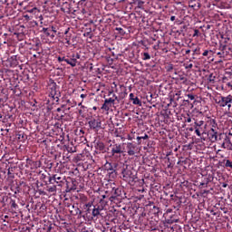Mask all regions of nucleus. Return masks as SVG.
<instances>
[{
    "label": "nucleus",
    "instance_id": "1",
    "mask_svg": "<svg viewBox=\"0 0 232 232\" xmlns=\"http://www.w3.org/2000/svg\"><path fill=\"white\" fill-rule=\"evenodd\" d=\"M120 169L125 182H137V175L130 169V167L127 164L120 163Z\"/></svg>",
    "mask_w": 232,
    "mask_h": 232
},
{
    "label": "nucleus",
    "instance_id": "2",
    "mask_svg": "<svg viewBox=\"0 0 232 232\" xmlns=\"http://www.w3.org/2000/svg\"><path fill=\"white\" fill-rule=\"evenodd\" d=\"M195 133L198 137H202L206 133V122L193 118Z\"/></svg>",
    "mask_w": 232,
    "mask_h": 232
},
{
    "label": "nucleus",
    "instance_id": "3",
    "mask_svg": "<svg viewBox=\"0 0 232 232\" xmlns=\"http://www.w3.org/2000/svg\"><path fill=\"white\" fill-rule=\"evenodd\" d=\"M104 168L107 171H109L110 177H111V179H115V178H117V171H119V169H121V164L107 162L104 165Z\"/></svg>",
    "mask_w": 232,
    "mask_h": 232
},
{
    "label": "nucleus",
    "instance_id": "4",
    "mask_svg": "<svg viewBox=\"0 0 232 232\" xmlns=\"http://www.w3.org/2000/svg\"><path fill=\"white\" fill-rule=\"evenodd\" d=\"M49 97H52L53 101L59 102V98L61 97V91H59V86H57V83L53 82L50 84Z\"/></svg>",
    "mask_w": 232,
    "mask_h": 232
},
{
    "label": "nucleus",
    "instance_id": "5",
    "mask_svg": "<svg viewBox=\"0 0 232 232\" xmlns=\"http://www.w3.org/2000/svg\"><path fill=\"white\" fill-rule=\"evenodd\" d=\"M89 127L92 131H99V130H102V121L101 119L92 118L88 121Z\"/></svg>",
    "mask_w": 232,
    "mask_h": 232
},
{
    "label": "nucleus",
    "instance_id": "6",
    "mask_svg": "<svg viewBox=\"0 0 232 232\" xmlns=\"http://www.w3.org/2000/svg\"><path fill=\"white\" fill-rule=\"evenodd\" d=\"M111 153L114 159H121L122 153H124V148H122V144L112 145Z\"/></svg>",
    "mask_w": 232,
    "mask_h": 232
},
{
    "label": "nucleus",
    "instance_id": "7",
    "mask_svg": "<svg viewBox=\"0 0 232 232\" xmlns=\"http://www.w3.org/2000/svg\"><path fill=\"white\" fill-rule=\"evenodd\" d=\"M77 59H81V54H68L65 58V63L72 66V68H75L77 66Z\"/></svg>",
    "mask_w": 232,
    "mask_h": 232
},
{
    "label": "nucleus",
    "instance_id": "8",
    "mask_svg": "<svg viewBox=\"0 0 232 232\" xmlns=\"http://www.w3.org/2000/svg\"><path fill=\"white\" fill-rule=\"evenodd\" d=\"M219 50H220V52H218L217 53V55H218L220 57V59H224V57H227V55H229L230 52L232 53L231 47H227V45H226V44H220Z\"/></svg>",
    "mask_w": 232,
    "mask_h": 232
},
{
    "label": "nucleus",
    "instance_id": "9",
    "mask_svg": "<svg viewBox=\"0 0 232 232\" xmlns=\"http://www.w3.org/2000/svg\"><path fill=\"white\" fill-rule=\"evenodd\" d=\"M126 150L130 157H133V155H135L136 153H139L140 151L139 147H137L136 144H133L131 142L127 143Z\"/></svg>",
    "mask_w": 232,
    "mask_h": 232
},
{
    "label": "nucleus",
    "instance_id": "10",
    "mask_svg": "<svg viewBox=\"0 0 232 232\" xmlns=\"http://www.w3.org/2000/svg\"><path fill=\"white\" fill-rule=\"evenodd\" d=\"M53 180L58 186H62L61 184L64 182V178L63 177V174H54L53 177L49 178V183L53 184Z\"/></svg>",
    "mask_w": 232,
    "mask_h": 232
},
{
    "label": "nucleus",
    "instance_id": "11",
    "mask_svg": "<svg viewBox=\"0 0 232 232\" xmlns=\"http://www.w3.org/2000/svg\"><path fill=\"white\" fill-rule=\"evenodd\" d=\"M232 102V96L228 95L227 97L221 96L218 102V104L221 107V108H225V106L227 104H231Z\"/></svg>",
    "mask_w": 232,
    "mask_h": 232
},
{
    "label": "nucleus",
    "instance_id": "12",
    "mask_svg": "<svg viewBox=\"0 0 232 232\" xmlns=\"http://www.w3.org/2000/svg\"><path fill=\"white\" fill-rule=\"evenodd\" d=\"M115 104V100L112 98L105 99L104 103L102 106V110H104L105 111H110V108Z\"/></svg>",
    "mask_w": 232,
    "mask_h": 232
},
{
    "label": "nucleus",
    "instance_id": "13",
    "mask_svg": "<svg viewBox=\"0 0 232 232\" xmlns=\"http://www.w3.org/2000/svg\"><path fill=\"white\" fill-rule=\"evenodd\" d=\"M104 209V207L100 206V205H96L93 206L92 211V215L94 218H99V215H101V211H102Z\"/></svg>",
    "mask_w": 232,
    "mask_h": 232
},
{
    "label": "nucleus",
    "instance_id": "14",
    "mask_svg": "<svg viewBox=\"0 0 232 232\" xmlns=\"http://www.w3.org/2000/svg\"><path fill=\"white\" fill-rule=\"evenodd\" d=\"M208 136L211 142H217V140H218V132H217L214 129L210 130Z\"/></svg>",
    "mask_w": 232,
    "mask_h": 232
},
{
    "label": "nucleus",
    "instance_id": "15",
    "mask_svg": "<svg viewBox=\"0 0 232 232\" xmlns=\"http://www.w3.org/2000/svg\"><path fill=\"white\" fill-rule=\"evenodd\" d=\"M95 149L97 151H100V153H106V145H104L102 141H97Z\"/></svg>",
    "mask_w": 232,
    "mask_h": 232
},
{
    "label": "nucleus",
    "instance_id": "16",
    "mask_svg": "<svg viewBox=\"0 0 232 232\" xmlns=\"http://www.w3.org/2000/svg\"><path fill=\"white\" fill-rule=\"evenodd\" d=\"M130 101H132V104L142 106V102L139 100V97H135V94L133 93L130 94Z\"/></svg>",
    "mask_w": 232,
    "mask_h": 232
},
{
    "label": "nucleus",
    "instance_id": "17",
    "mask_svg": "<svg viewBox=\"0 0 232 232\" xmlns=\"http://www.w3.org/2000/svg\"><path fill=\"white\" fill-rule=\"evenodd\" d=\"M230 143H231V140L229 139V137L225 136V140L221 144V148H223V150H227V148L229 146Z\"/></svg>",
    "mask_w": 232,
    "mask_h": 232
},
{
    "label": "nucleus",
    "instance_id": "18",
    "mask_svg": "<svg viewBox=\"0 0 232 232\" xmlns=\"http://www.w3.org/2000/svg\"><path fill=\"white\" fill-rule=\"evenodd\" d=\"M70 213H71V215H72L73 217H77V215H82V211L80 210V208H77V207L74 208V210H73V209H71V210H70Z\"/></svg>",
    "mask_w": 232,
    "mask_h": 232
},
{
    "label": "nucleus",
    "instance_id": "19",
    "mask_svg": "<svg viewBox=\"0 0 232 232\" xmlns=\"http://www.w3.org/2000/svg\"><path fill=\"white\" fill-rule=\"evenodd\" d=\"M215 52H213L212 50H206L203 52L202 55L203 57H208V59H211V57H213Z\"/></svg>",
    "mask_w": 232,
    "mask_h": 232
},
{
    "label": "nucleus",
    "instance_id": "20",
    "mask_svg": "<svg viewBox=\"0 0 232 232\" xmlns=\"http://www.w3.org/2000/svg\"><path fill=\"white\" fill-rule=\"evenodd\" d=\"M216 79H217V76H215V74H213V73H210L208 78V82H211V84H215Z\"/></svg>",
    "mask_w": 232,
    "mask_h": 232
},
{
    "label": "nucleus",
    "instance_id": "21",
    "mask_svg": "<svg viewBox=\"0 0 232 232\" xmlns=\"http://www.w3.org/2000/svg\"><path fill=\"white\" fill-rule=\"evenodd\" d=\"M141 55L143 61H150V59H151V55H150V53H141Z\"/></svg>",
    "mask_w": 232,
    "mask_h": 232
},
{
    "label": "nucleus",
    "instance_id": "22",
    "mask_svg": "<svg viewBox=\"0 0 232 232\" xmlns=\"http://www.w3.org/2000/svg\"><path fill=\"white\" fill-rule=\"evenodd\" d=\"M227 75H228V77H227V76H224V77L222 78V82H227V81H229V79H232V74H231V72H227Z\"/></svg>",
    "mask_w": 232,
    "mask_h": 232
},
{
    "label": "nucleus",
    "instance_id": "23",
    "mask_svg": "<svg viewBox=\"0 0 232 232\" xmlns=\"http://www.w3.org/2000/svg\"><path fill=\"white\" fill-rule=\"evenodd\" d=\"M47 191H49V193H55V191H57V187L55 185L48 187Z\"/></svg>",
    "mask_w": 232,
    "mask_h": 232
},
{
    "label": "nucleus",
    "instance_id": "24",
    "mask_svg": "<svg viewBox=\"0 0 232 232\" xmlns=\"http://www.w3.org/2000/svg\"><path fill=\"white\" fill-rule=\"evenodd\" d=\"M115 30H116V32H119L120 35H125L126 34V31H124V29H122L121 27H116Z\"/></svg>",
    "mask_w": 232,
    "mask_h": 232
},
{
    "label": "nucleus",
    "instance_id": "25",
    "mask_svg": "<svg viewBox=\"0 0 232 232\" xmlns=\"http://www.w3.org/2000/svg\"><path fill=\"white\" fill-rule=\"evenodd\" d=\"M226 137H227V135L224 134V133H219L218 134V140H226Z\"/></svg>",
    "mask_w": 232,
    "mask_h": 232
},
{
    "label": "nucleus",
    "instance_id": "26",
    "mask_svg": "<svg viewBox=\"0 0 232 232\" xmlns=\"http://www.w3.org/2000/svg\"><path fill=\"white\" fill-rule=\"evenodd\" d=\"M189 6L195 8L197 6V0H188Z\"/></svg>",
    "mask_w": 232,
    "mask_h": 232
},
{
    "label": "nucleus",
    "instance_id": "27",
    "mask_svg": "<svg viewBox=\"0 0 232 232\" xmlns=\"http://www.w3.org/2000/svg\"><path fill=\"white\" fill-rule=\"evenodd\" d=\"M179 81H182L183 84H187L188 83V78L184 75H180L179 76Z\"/></svg>",
    "mask_w": 232,
    "mask_h": 232
},
{
    "label": "nucleus",
    "instance_id": "28",
    "mask_svg": "<svg viewBox=\"0 0 232 232\" xmlns=\"http://www.w3.org/2000/svg\"><path fill=\"white\" fill-rule=\"evenodd\" d=\"M10 204H11V208H13V209H17L18 206H17V203H15V200L11 199Z\"/></svg>",
    "mask_w": 232,
    "mask_h": 232
},
{
    "label": "nucleus",
    "instance_id": "29",
    "mask_svg": "<svg viewBox=\"0 0 232 232\" xmlns=\"http://www.w3.org/2000/svg\"><path fill=\"white\" fill-rule=\"evenodd\" d=\"M57 61L58 63H66V56H58Z\"/></svg>",
    "mask_w": 232,
    "mask_h": 232
},
{
    "label": "nucleus",
    "instance_id": "30",
    "mask_svg": "<svg viewBox=\"0 0 232 232\" xmlns=\"http://www.w3.org/2000/svg\"><path fill=\"white\" fill-rule=\"evenodd\" d=\"M208 184H209V179H206L205 182L200 183V186H202L203 188H208Z\"/></svg>",
    "mask_w": 232,
    "mask_h": 232
},
{
    "label": "nucleus",
    "instance_id": "31",
    "mask_svg": "<svg viewBox=\"0 0 232 232\" xmlns=\"http://www.w3.org/2000/svg\"><path fill=\"white\" fill-rule=\"evenodd\" d=\"M24 139H26V135H24V133H23V132H20L18 134V140H24Z\"/></svg>",
    "mask_w": 232,
    "mask_h": 232
},
{
    "label": "nucleus",
    "instance_id": "32",
    "mask_svg": "<svg viewBox=\"0 0 232 232\" xmlns=\"http://www.w3.org/2000/svg\"><path fill=\"white\" fill-rule=\"evenodd\" d=\"M65 41V44H67V46H70V44H72V43L70 42V36L66 35L64 38Z\"/></svg>",
    "mask_w": 232,
    "mask_h": 232
},
{
    "label": "nucleus",
    "instance_id": "33",
    "mask_svg": "<svg viewBox=\"0 0 232 232\" xmlns=\"http://www.w3.org/2000/svg\"><path fill=\"white\" fill-rule=\"evenodd\" d=\"M42 32H44V34L47 36L50 37V32H48V28L44 27Z\"/></svg>",
    "mask_w": 232,
    "mask_h": 232
},
{
    "label": "nucleus",
    "instance_id": "34",
    "mask_svg": "<svg viewBox=\"0 0 232 232\" xmlns=\"http://www.w3.org/2000/svg\"><path fill=\"white\" fill-rule=\"evenodd\" d=\"M140 139H143V140H146L147 139H150V136H148V134H145L144 136L137 137V140H140Z\"/></svg>",
    "mask_w": 232,
    "mask_h": 232
},
{
    "label": "nucleus",
    "instance_id": "35",
    "mask_svg": "<svg viewBox=\"0 0 232 232\" xmlns=\"http://www.w3.org/2000/svg\"><path fill=\"white\" fill-rule=\"evenodd\" d=\"M175 222H179V219H167V224H175Z\"/></svg>",
    "mask_w": 232,
    "mask_h": 232
},
{
    "label": "nucleus",
    "instance_id": "36",
    "mask_svg": "<svg viewBox=\"0 0 232 232\" xmlns=\"http://www.w3.org/2000/svg\"><path fill=\"white\" fill-rule=\"evenodd\" d=\"M83 208H93V202H88L86 203Z\"/></svg>",
    "mask_w": 232,
    "mask_h": 232
},
{
    "label": "nucleus",
    "instance_id": "37",
    "mask_svg": "<svg viewBox=\"0 0 232 232\" xmlns=\"http://www.w3.org/2000/svg\"><path fill=\"white\" fill-rule=\"evenodd\" d=\"M113 191H114V195H116V197H119L121 195V189L113 188Z\"/></svg>",
    "mask_w": 232,
    "mask_h": 232
},
{
    "label": "nucleus",
    "instance_id": "38",
    "mask_svg": "<svg viewBox=\"0 0 232 232\" xmlns=\"http://www.w3.org/2000/svg\"><path fill=\"white\" fill-rule=\"evenodd\" d=\"M184 66L186 70H191V68H193V63H189V64L185 63Z\"/></svg>",
    "mask_w": 232,
    "mask_h": 232
},
{
    "label": "nucleus",
    "instance_id": "39",
    "mask_svg": "<svg viewBox=\"0 0 232 232\" xmlns=\"http://www.w3.org/2000/svg\"><path fill=\"white\" fill-rule=\"evenodd\" d=\"M104 198H106V195L102 196V198L100 199V204H106V201H104Z\"/></svg>",
    "mask_w": 232,
    "mask_h": 232
},
{
    "label": "nucleus",
    "instance_id": "40",
    "mask_svg": "<svg viewBox=\"0 0 232 232\" xmlns=\"http://www.w3.org/2000/svg\"><path fill=\"white\" fill-rule=\"evenodd\" d=\"M198 34H200V31H198V29H195L193 37H198Z\"/></svg>",
    "mask_w": 232,
    "mask_h": 232
},
{
    "label": "nucleus",
    "instance_id": "41",
    "mask_svg": "<svg viewBox=\"0 0 232 232\" xmlns=\"http://www.w3.org/2000/svg\"><path fill=\"white\" fill-rule=\"evenodd\" d=\"M78 111H79V115H81L82 117H84V109L81 108Z\"/></svg>",
    "mask_w": 232,
    "mask_h": 232
},
{
    "label": "nucleus",
    "instance_id": "42",
    "mask_svg": "<svg viewBox=\"0 0 232 232\" xmlns=\"http://www.w3.org/2000/svg\"><path fill=\"white\" fill-rule=\"evenodd\" d=\"M167 72H173V64H170L167 67Z\"/></svg>",
    "mask_w": 232,
    "mask_h": 232
},
{
    "label": "nucleus",
    "instance_id": "43",
    "mask_svg": "<svg viewBox=\"0 0 232 232\" xmlns=\"http://www.w3.org/2000/svg\"><path fill=\"white\" fill-rule=\"evenodd\" d=\"M83 209H85L86 213H92L93 208L83 207Z\"/></svg>",
    "mask_w": 232,
    "mask_h": 232
},
{
    "label": "nucleus",
    "instance_id": "44",
    "mask_svg": "<svg viewBox=\"0 0 232 232\" xmlns=\"http://www.w3.org/2000/svg\"><path fill=\"white\" fill-rule=\"evenodd\" d=\"M188 99H190V101H195V95L193 94H188Z\"/></svg>",
    "mask_w": 232,
    "mask_h": 232
},
{
    "label": "nucleus",
    "instance_id": "45",
    "mask_svg": "<svg viewBox=\"0 0 232 232\" xmlns=\"http://www.w3.org/2000/svg\"><path fill=\"white\" fill-rule=\"evenodd\" d=\"M227 150H229V151H232V143H231V141L228 144V146L227 147Z\"/></svg>",
    "mask_w": 232,
    "mask_h": 232
},
{
    "label": "nucleus",
    "instance_id": "46",
    "mask_svg": "<svg viewBox=\"0 0 232 232\" xmlns=\"http://www.w3.org/2000/svg\"><path fill=\"white\" fill-rule=\"evenodd\" d=\"M112 97H114V99H112L115 102V101H117L119 102V97L115 94H112Z\"/></svg>",
    "mask_w": 232,
    "mask_h": 232
},
{
    "label": "nucleus",
    "instance_id": "47",
    "mask_svg": "<svg viewBox=\"0 0 232 232\" xmlns=\"http://www.w3.org/2000/svg\"><path fill=\"white\" fill-rule=\"evenodd\" d=\"M37 10V7H34L33 9L29 10L30 14H34Z\"/></svg>",
    "mask_w": 232,
    "mask_h": 232
},
{
    "label": "nucleus",
    "instance_id": "48",
    "mask_svg": "<svg viewBox=\"0 0 232 232\" xmlns=\"http://www.w3.org/2000/svg\"><path fill=\"white\" fill-rule=\"evenodd\" d=\"M51 30L53 32V34H57V29L54 26H52Z\"/></svg>",
    "mask_w": 232,
    "mask_h": 232
},
{
    "label": "nucleus",
    "instance_id": "49",
    "mask_svg": "<svg viewBox=\"0 0 232 232\" xmlns=\"http://www.w3.org/2000/svg\"><path fill=\"white\" fill-rule=\"evenodd\" d=\"M227 86L232 90V82H229L227 83Z\"/></svg>",
    "mask_w": 232,
    "mask_h": 232
},
{
    "label": "nucleus",
    "instance_id": "50",
    "mask_svg": "<svg viewBox=\"0 0 232 232\" xmlns=\"http://www.w3.org/2000/svg\"><path fill=\"white\" fill-rule=\"evenodd\" d=\"M188 130H189V131H195V124H193L192 127L189 128Z\"/></svg>",
    "mask_w": 232,
    "mask_h": 232
},
{
    "label": "nucleus",
    "instance_id": "51",
    "mask_svg": "<svg viewBox=\"0 0 232 232\" xmlns=\"http://www.w3.org/2000/svg\"><path fill=\"white\" fill-rule=\"evenodd\" d=\"M71 209L74 210V209H75V205H72V206L69 208V211H70Z\"/></svg>",
    "mask_w": 232,
    "mask_h": 232
},
{
    "label": "nucleus",
    "instance_id": "52",
    "mask_svg": "<svg viewBox=\"0 0 232 232\" xmlns=\"http://www.w3.org/2000/svg\"><path fill=\"white\" fill-rule=\"evenodd\" d=\"M11 59H12L13 61H15V62H16V61H17V60H16V59H17V56H12Z\"/></svg>",
    "mask_w": 232,
    "mask_h": 232
},
{
    "label": "nucleus",
    "instance_id": "53",
    "mask_svg": "<svg viewBox=\"0 0 232 232\" xmlns=\"http://www.w3.org/2000/svg\"><path fill=\"white\" fill-rule=\"evenodd\" d=\"M185 53H186V55H188V53H191V50H187V51L185 52Z\"/></svg>",
    "mask_w": 232,
    "mask_h": 232
},
{
    "label": "nucleus",
    "instance_id": "54",
    "mask_svg": "<svg viewBox=\"0 0 232 232\" xmlns=\"http://www.w3.org/2000/svg\"><path fill=\"white\" fill-rule=\"evenodd\" d=\"M198 52H200V48L195 49L194 51L195 53H198Z\"/></svg>",
    "mask_w": 232,
    "mask_h": 232
},
{
    "label": "nucleus",
    "instance_id": "55",
    "mask_svg": "<svg viewBox=\"0 0 232 232\" xmlns=\"http://www.w3.org/2000/svg\"><path fill=\"white\" fill-rule=\"evenodd\" d=\"M222 188H227V183H223Z\"/></svg>",
    "mask_w": 232,
    "mask_h": 232
},
{
    "label": "nucleus",
    "instance_id": "56",
    "mask_svg": "<svg viewBox=\"0 0 232 232\" xmlns=\"http://www.w3.org/2000/svg\"><path fill=\"white\" fill-rule=\"evenodd\" d=\"M175 19H176L175 15H172V16L170 17V21H175Z\"/></svg>",
    "mask_w": 232,
    "mask_h": 232
},
{
    "label": "nucleus",
    "instance_id": "57",
    "mask_svg": "<svg viewBox=\"0 0 232 232\" xmlns=\"http://www.w3.org/2000/svg\"><path fill=\"white\" fill-rule=\"evenodd\" d=\"M82 99H86V94H81Z\"/></svg>",
    "mask_w": 232,
    "mask_h": 232
},
{
    "label": "nucleus",
    "instance_id": "58",
    "mask_svg": "<svg viewBox=\"0 0 232 232\" xmlns=\"http://www.w3.org/2000/svg\"><path fill=\"white\" fill-rule=\"evenodd\" d=\"M78 106H81L82 109H84V106L82 105V102H80Z\"/></svg>",
    "mask_w": 232,
    "mask_h": 232
},
{
    "label": "nucleus",
    "instance_id": "59",
    "mask_svg": "<svg viewBox=\"0 0 232 232\" xmlns=\"http://www.w3.org/2000/svg\"><path fill=\"white\" fill-rule=\"evenodd\" d=\"M173 211L171 208L167 209V213H171Z\"/></svg>",
    "mask_w": 232,
    "mask_h": 232
},
{
    "label": "nucleus",
    "instance_id": "60",
    "mask_svg": "<svg viewBox=\"0 0 232 232\" xmlns=\"http://www.w3.org/2000/svg\"><path fill=\"white\" fill-rule=\"evenodd\" d=\"M187 122H191V118L188 117V118L187 119Z\"/></svg>",
    "mask_w": 232,
    "mask_h": 232
},
{
    "label": "nucleus",
    "instance_id": "61",
    "mask_svg": "<svg viewBox=\"0 0 232 232\" xmlns=\"http://www.w3.org/2000/svg\"><path fill=\"white\" fill-rule=\"evenodd\" d=\"M227 108L229 110V108H231V103L227 104Z\"/></svg>",
    "mask_w": 232,
    "mask_h": 232
},
{
    "label": "nucleus",
    "instance_id": "62",
    "mask_svg": "<svg viewBox=\"0 0 232 232\" xmlns=\"http://www.w3.org/2000/svg\"><path fill=\"white\" fill-rule=\"evenodd\" d=\"M83 232H92V230H84Z\"/></svg>",
    "mask_w": 232,
    "mask_h": 232
},
{
    "label": "nucleus",
    "instance_id": "63",
    "mask_svg": "<svg viewBox=\"0 0 232 232\" xmlns=\"http://www.w3.org/2000/svg\"><path fill=\"white\" fill-rule=\"evenodd\" d=\"M66 206H67V208H70L72 206V204H67Z\"/></svg>",
    "mask_w": 232,
    "mask_h": 232
},
{
    "label": "nucleus",
    "instance_id": "64",
    "mask_svg": "<svg viewBox=\"0 0 232 232\" xmlns=\"http://www.w3.org/2000/svg\"><path fill=\"white\" fill-rule=\"evenodd\" d=\"M56 111H61V108L56 109Z\"/></svg>",
    "mask_w": 232,
    "mask_h": 232
}]
</instances>
